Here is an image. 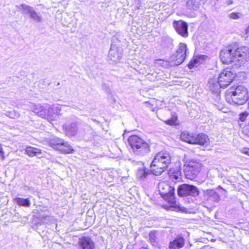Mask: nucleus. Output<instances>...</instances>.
<instances>
[{
	"instance_id": "nucleus-41",
	"label": "nucleus",
	"mask_w": 249,
	"mask_h": 249,
	"mask_svg": "<svg viewBox=\"0 0 249 249\" xmlns=\"http://www.w3.org/2000/svg\"><path fill=\"white\" fill-rule=\"evenodd\" d=\"M4 151L3 150V149L2 148V145L0 143V156L1 157V159L2 160H3L4 159Z\"/></svg>"
},
{
	"instance_id": "nucleus-36",
	"label": "nucleus",
	"mask_w": 249,
	"mask_h": 249,
	"mask_svg": "<svg viewBox=\"0 0 249 249\" xmlns=\"http://www.w3.org/2000/svg\"><path fill=\"white\" fill-rule=\"evenodd\" d=\"M177 120V116L174 115L170 119H168L165 121L166 124L171 125H173L176 124V122Z\"/></svg>"
},
{
	"instance_id": "nucleus-24",
	"label": "nucleus",
	"mask_w": 249,
	"mask_h": 249,
	"mask_svg": "<svg viewBox=\"0 0 249 249\" xmlns=\"http://www.w3.org/2000/svg\"><path fill=\"white\" fill-rule=\"evenodd\" d=\"M62 146L59 147L58 150L65 154L72 153L74 150L72 146L67 142L62 140Z\"/></svg>"
},
{
	"instance_id": "nucleus-4",
	"label": "nucleus",
	"mask_w": 249,
	"mask_h": 249,
	"mask_svg": "<svg viewBox=\"0 0 249 249\" xmlns=\"http://www.w3.org/2000/svg\"><path fill=\"white\" fill-rule=\"evenodd\" d=\"M234 63L240 66L249 60V49L246 47H242L234 50Z\"/></svg>"
},
{
	"instance_id": "nucleus-13",
	"label": "nucleus",
	"mask_w": 249,
	"mask_h": 249,
	"mask_svg": "<svg viewBox=\"0 0 249 249\" xmlns=\"http://www.w3.org/2000/svg\"><path fill=\"white\" fill-rule=\"evenodd\" d=\"M63 128L66 134L70 137L75 136L78 131L77 124L76 122L65 123L63 125Z\"/></svg>"
},
{
	"instance_id": "nucleus-26",
	"label": "nucleus",
	"mask_w": 249,
	"mask_h": 249,
	"mask_svg": "<svg viewBox=\"0 0 249 249\" xmlns=\"http://www.w3.org/2000/svg\"><path fill=\"white\" fill-rule=\"evenodd\" d=\"M62 139L54 137L51 139L49 141V145L54 149L58 150L59 147H61Z\"/></svg>"
},
{
	"instance_id": "nucleus-16",
	"label": "nucleus",
	"mask_w": 249,
	"mask_h": 249,
	"mask_svg": "<svg viewBox=\"0 0 249 249\" xmlns=\"http://www.w3.org/2000/svg\"><path fill=\"white\" fill-rule=\"evenodd\" d=\"M79 243L82 249H95V243L90 238L83 237Z\"/></svg>"
},
{
	"instance_id": "nucleus-6",
	"label": "nucleus",
	"mask_w": 249,
	"mask_h": 249,
	"mask_svg": "<svg viewBox=\"0 0 249 249\" xmlns=\"http://www.w3.org/2000/svg\"><path fill=\"white\" fill-rule=\"evenodd\" d=\"M201 168V164L199 162L189 161L185 165L184 172L185 177L193 180L197 176Z\"/></svg>"
},
{
	"instance_id": "nucleus-40",
	"label": "nucleus",
	"mask_w": 249,
	"mask_h": 249,
	"mask_svg": "<svg viewBox=\"0 0 249 249\" xmlns=\"http://www.w3.org/2000/svg\"><path fill=\"white\" fill-rule=\"evenodd\" d=\"M241 152L244 154L249 156V148H243L241 149Z\"/></svg>"
},
{
	"instance_id": "nucleus-18",
	"label": "nucleus",
	"mask_w": 249,
	"mask_h": 249,
	"mask_svg": "<svg viewBox=\"0 0 249 249\" xmlns=\"http://www.w3.org/2000/svg\"><path fill=\"white\" fill-rule=\"evenodd\" d=\"M209 142L208 136L203 133L195 135L193 144L201 145H208Z\"/></svg>"
},
{
	"instance_id": "nucleus-9",
	"label": "nucleus",
	"mask_w": 249,
	"mask_h": 249,
	"mask_svg": "<svg viewBox=\"0 0 249 249\" xmlns=\"http://www.w3.org/2000/svg\"><path fill=\"white\" fill-rule=\"evenodd\" d=\"M220 58L223 64L234 63V50L230 46L224 48L220 52Z\"/></svg>"
},
{
	"instance_id": "nucleus-21",
	"label": "nucleus",
	"mask_w": 249,
	"mask_h": 249,
	"mask_svg": "<svg viewBox=\"0 0 249 249\" xmlns=\"http://www.w3.org/2000/svg\"><path fill=\"white\" fill-rule=\"evenodd\" d=\"M184 240L182 237H178L169 244V249H179L183 247Z\"/></svg>"
},
{
	"instance_id": "nucleus-19",
	"label": "nucleus",
	"mask_w": 249,
	"mask_h": 249,
	"mask_svg": "<svg viewBox=\"0 0 249 249\" xmlns=\"http://www.w3.org/2000/svg\"><path fill=\"white\" fill-rule=\"evenodd\" d=\"M186 56V55L176 53L175 55L171 57L170 66H178L181 64L185 60Z\"/></svg>"
},
{
	"instance_id": "nucleus-10",
	"label": "nucleus",
	"mask_w": 249,
	"mask_h": 249,
	"mask_svg": "<svg viewBox=\"0 0 249 249\" xmlns=\"http://www.w3.org/2000/svg\"><path fill=\"white\" fill-rule=\"evenodd\" d=\"M173 26L178 35L184 38L188 36V25L186 22L182 20H174Z\"/></svg>"
},
{
	"instance_id": "nucleus-38",
	"label": "nucleus",
	"mask_w": 249,
	"mask_h": 249,
	"mask_svg": "<svg viewBox=\"0 0 249 249\" xmlns=\"http://www.w3.org/2000/svg\"><path fill=\"white\" fill-rule=\"evenodd\" d=\"M248 116V113L247 112H244L240 114L239 119L241 121L244 122L246 120Z\"/></svg>"
},
{
	"instance_id": "nucleus-22",
	"label": "nucleus",
	"mask_w": 249,
	"mask_h": 249,
	"mask_svg": "<svg viewBox=\"0 0 249 249\" xmlns=\"http://www.w3.org/2000/svg\"><path fill=\"white\" fill-rule=\"evenodd\" d=\"M184 240L182 237H178L169 244V249H179L183 247Z\"/></svg>"
},
{
	"instance_id": "nucleus-12",
	"label": "nucleus",
	"mask_w": 249,
	"mask_h": 249,
	"mask_svg": "<svg viewBox=\"0 0 249 249\" xmlns=\"http://www.w3.org/2000/svg\"><path fill=\"white\" fill-rule=\"evenodd\" d=\"M61 110V107L58 105H53L46 107L45 110V116L43 117V118L52 121L54 120L56 115L60 114Z\"/></svg>"
},
{
	"instance_id": "nucleus-20",
	"label": "nucleus",
	"mask_w": 249,
	"mask_h": 249,
	"mask_svg": "<svg viewBox=\"0 0 249 249\" xmlns=\"http://www.w3.org/2000/svg\"><path fill=\"white\" fill-rule=\"evenodd\" d=\"M208 85L210 90L213 93H218L220 88H221L217 78L210 79L209 81Z\"/></svg>"
},
{
	"instance_id": "nucleus-27",
	"label": "nucleus",
	"mask_w": 249,
	"mask_h": 249,
	"mask_svg": "<svg viewBox=\"0 0 249 249\" xmlns=\"http://www.w3.org/2000/svg\"><path fill=\"white\" fill-rule=\"evenodd\" d=\"M46 107H42L40 104L34 105L33 111L38 115V116L43 118L45 116V110Z\"/></svg>"
},
{
	"instance_id": "nucleus-3",
	"label": "nucleus",
	"mask_w": 249,
	"mask_h": 249,
	"mask_svg": "<svg viewBox=\"0 0 249 249\" xmlns=\"http://www.w3.org/2000/svg\"><path fill=\"white\" fill-rule=\"evenodd\" d=\"M128 142L134 154L136 156H144L151 151L149 143L137 135L129 137Z\"/></svg>"
},
{
	"instance_id": "nucleus-17",
	"label": "nucleus",
	"mask_w": 249,
	"mask_h": 249,
	"mask_svg": "<svg viewBox=\"0 0 249 249\" xmlns=\"http://www.w3.org/2000/svg\"><path fill=\"white\" fill-rule=\"evenodd\" d=\"M168 176L170 180L175 183L181 180V171L178 168H172L168 171Z\"/></svg>"
},
{
	"instance_id": "nucleus-5",
	"label": "nucleus",
	"mask_w": 249,
	"mask_h": 249,
	"mask_svg": "<svg viewBox=\"0 0 249 249\" xmlns=\"http://www.w3.org/2000/svg\"><path fill=\"white\" fill-rule=\"evenodd\" d=\"M159 189L160 196L166 201L170 203L174 201L175 188L169 184L162 182L159 184Z\"/></svg>"
},
{
	"instance_id": "nucleus-7",
	"label": "nucleus",
	"mask_w": 249,
	"mask_h": 249,
	"mask_svg": "<svg viewBox=\"0 0 249 249\" xmlns=\"http://www.w3.org/2000/svg\"><path fill=\"white\" fill-rule=\"evenodd\" d=\"M199 194L198 188L193 185L183 184L179 185L178 188V194L180 197L197 196Z\"/></svg>"
},
{
	"instance_id": "nucleus-35",
	"label": "nucleus",
	"mask_w": 249,
	"mask_h": 249,
	"mask_svg": "<svg viewBox=\"0 0 249 249\" xmlns=\"http://www.w3.org/2000/svg\"><path fill=\"white\" fill-rule=\"evenodd\" d=\"M229 17L233 19H237L242 17V14L239 12H232L229 15Z\"/></svg>"
},
{
	"instance_id": "nucleus-14",
	"label": "nucleus",
	"mask_w": 249,
	"mask_h": 249,
	"mask_svg": "<svg viewBox=\"0 0 249 249\" xmlns=\"http://www.w3.org/2000/svg\"><path fill=\"white\" fill-rule=\"evenodd\" d=\"M132 162L135 165L142 166V168L138 169L136 174L137 178L143 180L145 179L149 175L152 174L151 171V169L149 171L148 169L143 167V163L142 161H135L134 160H132Z\"/></svg>"
},
{
	"instance_id": "nucleus-11",
	"label": "nucleus",
	"mask_w": 249,
	"mask_h": 249,
	"mask_svg": "<svg viewBox=\"0 0 249 249\" xmlns=\"http://www.w3.org/2000/svg\"><path fill=\"white\" fill-rule=\"evenodd\" d=\"M123 49L117 47L115 45L111 44L108 57L113 62H117L121 59L123 56Z\"/></svg>"
},
{
	"instance_id": "nucleus-32",
	"label": "nucleus",
	"mask_w": 249,
	"mask_h": 249,
	"mask_svg": "<svg viewBox=\"0 0 249 249\" xmlns=\"http://www.w3.org/2000/svg\"><path fill=\"white\" fill-rule=\"evenodd\" d=\"M176 52L177 53H179L186 55L187 45L184 43H180L178 45V48Z\"/></svg>"
},
{
	"instance_id": "nucleus-2",
	"label": "nucleus",
	"mask_w": 249,
	"mask_h": 249,
	"mask_svg": "<svg viewBox=\"0 0 249 249\" xmlns=\"http://www.w3.org/2000/svg\"><path fill=\"white\" fill-rule=\"evenodd\" d=\"M248 92L245 87L237 86L235 89H228L226 93V100L230 104L241 105L247 101Z\"/></svg>"
},
{
	"instance_id": "nucleus-31",
	"label": "nucleus",
	"mask_w": 249,
	"mask_h": 249,
	"mask_svg": "<svg viewBox=\"0 0 249 249\" xmlns=\"http://www.w3.org/2000/svg\"><path fill=\"white\" fill-rule=\"evenodd\" d=\"M29 15L30 17L36 22H40L42 21V17L34 10L32 11Z\"/></svg>"
},
{
	"instance_id": "nucleus-43",
	"label": "nucleus",
	"mask_w": 249,
	"mask_h": 249,
	"mask_svg": "<svg viewBox=\"0 0 249 249\" xmlns=\"http://www.w3.org/2000/svg\"><path fill=\"white\" fill-rule=\"evenodd\" d=\"M45 219H47V220H49L51 219V217L49 216H46L45 217Z\"/></svg>"
},
{
	"instance_id": "nucleus-30",
	"label": "nucleus",
	"mask_w": 249,
	"mask_h": 249,
	"mask_svg": "<svg viewBox=\"0 0 249 249\" xmlns=\"http://www.w3.org/2000/svg\"><path fill=\"white\" fill-rule=\"evenodd\" d=\"M149 240L153 246L156 247L158 245L157 233L155 231L150 232Z\"/></svg>"
},
{
	"instance_id": "nucleus-28",
	"label": "nucleus",
	"mask_w": 249,
	"mask_h": 249,
	"mask_svg": "<svg viewBox=\"0 0 249 249\" xmlns=\"http://www.w3.org/2000/svg\"><path fill=\"white\" fill-rule=\"evenodd\" d=\"M16 203L20 206L29 207L31 205L29 198H23L21 197H16L14 199Z\"/></svg>"
},
{
	"instance_id": "nucleus-25",
	"label": "nucleus",
	"mask_w": 249,
	"mask_h": 249,
	"mask_svg": "<svg viewBox=\"0 0 249 249\" xmlns=\"http://www.w3.org/2000/svg\"><path fill=\"white\" fill-rule=\"evenodd\" d=\"M194 137L195 135L187 131L183 132L180 135V139L182 141L191 144L194 143Z\"/></svg>"
},
{
	"instance_id": "nucleus-39",
	"label": "nucleus",
	"mask_w": 249,
	"mask_h": 249,
	"mask_svg": "<svg viewBox=\"0 0 249 249\" xmlns=\"http://www.w3.org/2000/svg\"><path fill=\"white\" fill-rule=\"evenodd\" d=\"M198 63V60L196 59L191 61L188 64V67L190 69H193L195 67H197L196 64Z\"/></svg>"
},
{
	"instance_id": "nucleus-42",
	"label": "nucleus",
	"mask_w": 249,
	"mask_h": 249,
	"mask_svg": "<svg viewBox=\"0 0 249 249\" xmlns=\"http://www.w3.org/2000/svg\"><path fill=\"white\" fill-rule=\"evenodd\" d=\"M218 188H220V189H222L226 193H227V191L224 189H223L221 186H218V187L217 188V189H218Z\"/></svg>"
},
{
	"instance_id": "nucleus-23",
	"label": "nucleus",
	"mask_w": 249,
	"mask_h": 249,
	"mask_svg": "<svg viewBox=\"0 0 249 249\" xmlns=\"http://www.w3.org/2000/svg\"><path fill=\"white\" fill-rule=\"evenodd\" d=\"M25 152L30 157L36 156L38 158L41 157V150L32 146L27 147L25 149Z\"/></svg>"
},
{
	"instance_id": "nucleus-8",
	"label": "nucleus",
	"mask_w": 249,
	"mask_h": 249,
	"mask_svg": "<svg viewBox=\"0 0 249 249\" xmlns=\"http://www.w3.org/2000/svg\"><path fill=\"white\" fill-rule=\"evenodd\" d=\"M234 75L229 70L226 69L221 72L217 77L221 88H227L232 81Z\"/></svg>"
},
{
	"instance_id": "nucleus-15",
	"label": "nucleus",
	"mask_w": 249,
	"mask_h": 249,
	"mask_svg": "<svg viewBox=\"0 0 249 249\" xmlns=\"http://www.w3.org/2000/svg\"><path fill=\"white\" fill-rule=\"evenodd\" d=\"M204 196L207 201L218 202L220 199L218 193L213 189H208L204 192Z\"/></svg>"
},
{
	"instance_id": "nucleus-29",
	"label": "nucleus",
	"mask_w": 249,
	"mask_h": 249,
	"mask_svg": "<svg viewBox=\"0 0 249 249\" xmlns=\"http://www.w3.org/2000/svg\"><path fill=\"white\" fill-rule=\"evenodd\" d=\"M186 7L188 9L197 10L199 7V2L197 0H187Z\"/></svg>"
},
{
	"instance_id": "nucleus-37",
	"label": "nucleus",
	"mask_w": 249,
	"mask_h": 249,
	"mask_svg": "<svg viewBox=\"0 0 249 249\" xmlns=\"http://www.w3.org/2000/svg\"><path fill=\"white\" fill-rule=\"evenodd\" d=\"M156 63L158 64L159 65H160L163 67H167L168 65H170V62H167L165 61H163L161 59L156 60Z\"/></svg>"
},
{
	"instance_id": "nucleus-33",
	"label": "nucleus",
	"mask_w": 249,
	"mask_h": 249,
	"mask_svg": "<svg viewBox=\"0 0 249 249\" xmlns=\"http://www.w3.org/2000/svg\"><path fill=\"white\" fill-rule=\"evenodd\" d=\"M4 115L13 119H18L20 116L19 113L15 110L7 111L4 113Z\"/></svg>"
},
{
	"instance_id": "nucleus-1",
	"label": "nucleus",
	"mask_w": 249,
	"mask_h": 249,
	"mask_svg": "<svg viewBox=\"0 0 249 249\" xmlns=\"http://www.w3.org/2000/svg\"><path fill=\"white\" fill-rule=\"evenodd\" d=\"M171 155L168 152L160 151L157 153L150 165L152 174L160 175L171 163Z\"/></svg>"
},
{
	"instance_id": "nucleus-34",
	"label": "nucleus",
	"mask_w": 249,
	"mask_h": 249,
	"mask_svg": "<svg viewBox=\"0 0 249 249\" xmlns=\"http://www.w3.org/2000/svg\"><path fill=\"white\" fill-rule=\"evenodd\" d=\"M20 7L23 10V12H24L25 14H28L29 15H30V14L34 10L32 7L29 6L26 4H22L20 5Z\"/></svg>"
}]
</instances>
